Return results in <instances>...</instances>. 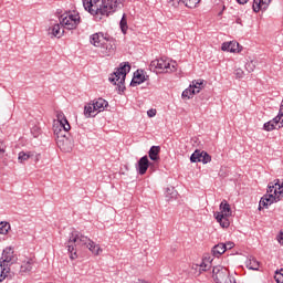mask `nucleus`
I'll return each instance as SVG.
<instances>
[{
    "mask_svg": "<svg viewBox=\"0 0 283 283\" xmlns=\"http://www.w3.org/2000/svg\"><path fill=\"white\" fill-rule=\"evenodd\" d=\"M61 27L62 25L59 23L54 24L49 29V33L55 36L56 39H61V36H63V32H65L64 30L61 31Z\"/></svg>",
    "mask_w": 283,
    "mask_h": 283,
    "instance_id": "nucleus-26",
    "label": "nucleus"
},
{
    "mask_svg": "<svg viewBox=\"0 0 283 283\" xmlns=\"http://www.w3.org/2000/svg\"><path fill=\"white\" fill-rule=\"evenodd\" d=\"M230 217L231 216L214 213V218H216L217 222H219L220 227H222L223 229H228V227L230 224V222H229Z\"/></svg>",
    "mask_w": 283,
    "mask_h": 283,
    "instance_id": "nucleus-17",
    "label": "nucleus"
},
{
    "mask_svg": "<svg viewBox=\"0 0 283 283\" xmlns=\"http://www.w3.org/2000/svg\"><path fill=\"white\" fill-rule=\"evenodd\" d=\"M96 114H98L95 109H94V104L88 103L84 106V116L85 118H94V116H96Z\"/></svg>",
    "mask_w": 283,
    "mask_h": 283,
    "instance_id": "nucleus-20",
    "label": "nucleus"
},
{
    "mask_svg": "<svg viewBox=\"0 0 283 283\" xmlns=\"http://www.w3.org/2000/svg\"><path fill=\"white\" fill-rule=\"evenodd\" d=\"M223 244L226 247V251L231 250V249H233V247H235V244L233 242H227V243H223Z\"/></svg>",
    "mask_w": 283,
    "mask_h": 283,
    "instance_id": "nucleus-41",
    "label": "nucleus"
},
{
    "mask_svg": "<svg viewBox=\"0 0 283 283\" xmlns=\"http://www.w3.org/2000/svg\"><path fill=\"white\" fill-rule=\"evenodd\" d=\"M234 74H235L237 78H242L244 76V71H242V69H237L234 71Z\"/></svg>",
    "mask_w": 283,
    "mask_h": 283,
    "instance_id": "nucleus-38",
    "label": "nucleus"
},
{
    "mask_svg": "<svg viewBox=\"0 0 283 283\" xmlns=\"http://www.w3.org/2000/svg\"><path fill=\"white\" fill-rule=\"evenodd\" d=\"M213 260L211 258L203 259L202 262L199 265H196L197 269H199V272L202 273V271H209L211 269Z\"/></svg>",
    "mask_w": 283,
    "mask_h": 283,
    "instance_id": "nucleus-25",
    "label": "nucleus"
},
{
    "mask_svg": "<svg viewBox=\"0 0 283 283\" xmlns=\"http://www.w3.org/2000/svg\"><path fill=\"white\" fill-rule=\"evenodd\" d=\"M245 266H247V269H250V271H259L260 270V262H258V260H255V258L250 256L245 261Z\"/></svg>",
    "mask_w": 283,
    "mask_h": 283,
    "instance_id": "nucleus-21",
    "label": "nucleus"
},
{
    "mask_svg": "<svg viewBox=\"0 0 283 283\" xmlns=\"http://www.w3.org/2000/svg\"><path fill=\"white\" fill-rule=\"evenodd\" d=\"M212 280L216 283H237L235 277L231 276L229 270L222 265L213 266Z\"/></svg>",
    "mask_w": 283,
    "mask_h": 283,
    "instance_id": "nucleus-6",
    "label": "nucleus"
},
{
    "mask_svg": "<svg viewBox=\"0 0 283 283\" xmlns=\"http://www.w3.org/2000/svg\"><path fill=\"white\" fill-rule=\"evenodd\" d=\"M32 271V261H27L20 266L21 273H30Z\"/></svg>",
    "mask_w": 283,
    "mask_h": 283,
    "instance_id": "nucleus-32",
    "label": "nucleus"
},
{
    "mask_svg": "<svg viewBox=\"0 0 283 283\" xmlns=\"http://www.w3.org/2000/svg\"><path fill=\"white\" fill-rule=\"evenodd\" d=\"M147 169H149V158L144 156L138 160L137 165V171L139 176H145V174H147Z\"/></svg>",
    "mask_w": 283,
    "mask_h": 283,
    "instance_id": "nucleus-12",
    "label": "nucleus"
},
{
    "mask_svg": "<svg viewBox=\"0 0 283 283\" xmlns=\"http://www.w3.org/2000/svg\"><path fill=\"white\" fill-rule=\"evenodd\" d=\"M195 94H198V91H196V88H192V86L190 85L182 92L181 96L182 98H193Z\"/></svg>",
    "mask_w": 283,
    "mask_h": 283,
    "instance_id": "nucleus-30",
    "label": "nucleus"
},
{
    "mask_svg": "<svg viewBox=\"0 0 283 283\" xmlns=\"http://www.w3.org/2000/svg\"><path fill=\"white\" fill-rule=\"evenodd\" d=\"M103 54L106 56H109V54H113L114 50H116V46H114V43L109 40L104 41V45L101 46Z\"/></svg>",
    "mask_w": 283,
    "mask_h": 283,
    "instance_id": "nucleus-19",
    "label": "nucleus"
},
{
    "mask_svg": "<svg viewBox=\"0 0 283 283\" xmlns=\"http://www.w3.org/2000/svg\"><path fill=\"white\" fill-rule=\"evenodd\" d=\"M179 3H182L186 8H197L200 0H179Z\"/></svg>",
    "mask_w": 283,
    "mask_h": 283,
    "instance_id": "nucleus-31",
    "label": "nucleus"
},
{
    "mask_svg": "<svg viewBox=\"0 0 283 283\" xmlns=\"http://www.w3.org/2000/svg\"><path fill=\"white\" fill-rule=\"evenodd\" d=\"M147 116L149 118H154V116H156V109L150 108L149 111H147Z\"/></svg>",
    "mask_w": 283,
    "mask_h": 283,
    "instance_id": "nucleus-40",
    "label": "nucleus"
},
{
    "mask_svg": "<svg viewBox=\"0 0 283 283\" xmlns=\"http://www.w3.org/2000/svg\"><path fill=\"white\" fill-rule=\"evenodd\" d=\"M136 283H147V282L144 280H138Z\"/></svg>",
    "mask_w": 283,
    "mask_h": 283,
    "instance_id": "nucleus-43",
    "label": "nucleus"
},
{
    "mask_svg": "<svg viewBox=\"0 0 283 283\" xmlns=\"http://www.w3.org/2000/svg\"><path fill=\"white\" fill-rule=\"evenodd\" d=\"M130 70L132 66L129 65V62H126L120 64V67L116 69L115 72L109 75V83L117 85L118 92H125V78Z\"/></svg>",
    "mask_w": 283,
    "mask_h": 283,
    "instance_id": "nucleus-4",
    "label": "nucleus"
},
{
    "mask_svg": "<svg viewBox=\"0 0 283 283\" xmlns=\"http://www.w3.org/2000/svg\"><path fill=\"white\" fill-rule=\"evenodd\" d=\"M221 50L223 52H242L240 49V43L237 41H231V42H224L221 46Z\"/></svg>",
    "mask_w": 283,
    "mask_h": 283,
    "instance_id": "nucleus-13",
    "label": "nucleus"
},
{
    "mask_svg": "<svg viewBox=\"0 0 283 283\" xmlns=\"http://www.w3.org/2000/svg\"><path fill=\"white\" fill-rule=\"evenodd\" d=\"M274 280L276 283H283V269L275 272Z\"/></svg>",
    "mask_w": 283,
    "mask_h": 283,
    "instance_id": "nucleus-35",
    "label": "nucleus"
},
{
    "mask_svg": "<svg viewBox=\"0 0 283 283\" xmlns=\"http://www.w3.org/2000/svg\"><path fill=\"white\" fill-rule=\"evenodd\" d=\"M31 134L33 135L34 138H39V134H41V128L36 126L31 128Z\"/></svg>",
    "mask_w": 283,
    "mask_h": 283,
    "instance_id": "nucleus-37",
    "label": "nucleus"
},
{
    "mask_svg": "<svg viewBox=\"0 0 283 283\" xmlns=\"http://www.w3.org/2000/svg\"><path fill=\"white\" fill-rule=\"evenodd\" d=\"M67 251L71 254V260H76V251L80 249H88L93 255H101L103 249L86 235L81 232L73 231L66 242Z\"/></svg>",
    "mask_w": 283,
    "mask_h": 283,
    "instance_id": "nucleus-2",
    "label": "nucleus"
},
{
    "mask_svg": "<svg viewBox=\"0 0 283 283\" xmlns=\"http://www.w3.org/2000/svg\"><path fill=\"white\" fill-rule=\"evenodd\" d=\"M6 277H12L10 268H4V265H2L0 261V282H3Z\"/></svg>",
    "mask_w": 283,
    "mask_h": 283,
    "instance_id": "nucleus-28",
    "label": "nucleus"
},
{
    "mask_svg": "<svg viewBox=\"0 0 283 283\" xmlns=\"http://www.w3.org/2000/svg\"><path fill=\"white\" fill-rule=\"evenodd\" d=\"M148 156L150 160H154V163H158V160H160V146L150 147Z\"/></svg>",
    "mask_w": 283,
    "mask_h": 283,
    "instance_id": "nucleus-18",
    "label": "nucleus"
},
{
    "mask_svg": "<svg viewBox=\"0 0 283 283\" xmlns=\"http://www.w3.org/2000/svg\"><path fill=\"white\" fill-rule=\"evenodd\" d=\"M240 6H244V3H249V0H237Z\"/></svg>",
    "mask_w": 283,
    "mask_h": 283,
    "instance_id": "nucleus-42",
    "label": "nucleus"
},
{
    "mask_svg": "<svg viewBox=\"0 0 283 283\" xmlns=\"http://www.w3.org/2000/svg\"><path fill=\"white\" fill-rule=\"evenodd\" d=\"M245 69L248 70V72H253V70H255V65L253 64V62H250L245 64Z\"/></svg>",
    "mask_w": 283,
    "mask_h": 283,
    "instance_id": "nucleus-39",
    "label": "nucleus"
},
{
    "mask_svg": "<svg viewBox=\"0 0 283 283\" xmlns=\"http://www.w3.org/2000/svg\"><path fill=\"white\" fill-rule=\"evenodd\" d=\"M142 83H145V75H143L139 71L134 73V77L130 82L132 87H136L137 85H140Z\"/></svg>",
    "mask_w": 283,
    "mask_h": 283,
    "instance_id": "nucleus-22",
    "label": "nucleus"
},
{
    "mask_svg": "<svg viewBox=\"0 0 283 283\" xmlns=\"http://www.w3.org/2000/svg\"><path fill=\"white\" fill-rule=\"evenodd\" d=\"M60 24L65 30H76L81 23V15L74 13H63L59 18Z\"/></svg>",
    "mask_w": 283,
    "mask_h": 283,
    "instance_id": "nucleus-7",
    "label": "nucleus"
},
{
    "mask_svg": "<svg viewBox=\"0 0 283 283\" xmlns=\"http://www.w3.org/2000/svg\"><path fill=\"white\" fill-rule=\"evenodd\" d=\"M8 231H10V223L6 221L0 222V240H6V235H8Z\"/></svg>",
    "mask_w": 283,
    "mask_h": 283,
    "instance_id": "nucleus-27",
    "label": "nucleus"
},
{
    "mask_svg": "<svg viewBox=\"0 0 283 283\" xmlns=\"http://www.w3.org/2000/svg\"><path fill=\"white\" fill-rule=\"evenodd\" d=\"M190 85L192 86V90L197 92V94H200V90L205 87V80H195Z\"/></svg>",
    "mask_w": 283,
    "mask_h": 283,
    "instance_id": "nucleus-29",
    "label": "nucleus"
},
{
    "mask_svg": "<svg viewBox=\"0 0 283 283\" xmlns=\"http://www.w3.org/2000/svg\"><path fill=\"white\" fill-rule=\"evenodd\" d=\"M190 161L203 163V165H207V163H211V156L205 150H195V153L190 156Z\"/></svg>",
    "mask_w": 283,
    "mask_h": 283,
    "instance_id": "nucleus-11",
    "label": "nucleus"
},
{
    "mask_svg": "<svg viewBox=\"0 0 283 283\" xmlns=\"http://www.w3.org/2000/svg\"><path fill=\"white\" fill-rule=\"evenodd\" d=\"M56 118L57 120L53 124L54 136H56V145L60 147V149H62V151H67V148L65 147V145L69 143L67 132L72 129V126H70V122H67V118L63 112H57Z\"/></svg>",
    "mask_w": 283,
    "mask_h": 283,
    "instance_id": "nucleus-3",
    "label": "nucleus"
},
{
    "mask_svg": "<svg viewBox=\"0 0 283 283\" xmlns=\"http://www.w3.org/2000/svg\"><path fill=\"white\" fill-rule=\"evenodd\" d=\"M283 127V99L281 102L280 111L276 117L263 125L265 132H273V129H282Z\"/></svg>",
    "mask_w": 283,
    "mask_h": 283,
    "instance_id": "nucleus-8",
    "label": "nucleus"
},
{
    "mask_svg": "<svg viewBox=\"0 0 283 283\" xmlns=\"http://www.w3.org/2000/svg\"><path fill=\"white\" fill-rule=\"evenodd\" d=\"M3 156H6V143L0 140V158H3Z\"/></svg>",
    "mask_w": 283,
    "mask_h": 283,
    "instance_id": "nucleus-36",
    "label": "nucleus"
},
{
    "mask_svg": "<svg viewBox=\"0 0 283 283\" xmlns=\"http://www.w3.org/2000/svg\"><path fill=\"white\" fill-rule=\"evenodd\" d=\"M84 9L95 17L96 21H103L123 8L120 0H82Z\"/></svg>",
    "mask_w": 283,
    "mask_h": 283,
    "instance_id": "nucleus-1",
    "label": "nucleus"
},
{
    "mask_svg": "<svg viewBox=\"0 0 283 283\" xmlns=\"http://www.w3.org/2000/svg\"><path fill=\"white\" fill-rule=\"evenodd\" d=\"M92 103H93V107L97 112V114L101 112H105V108L108 107V105H109V103L102 97L94 99Z\"/></svg>",
    "mask_w": 283,
    "mask_h": 283,
    "instance_id": "nucleus-14",
    "label": "nucleus"
},
{
    "mask_svg": "<svg viewBox=\"0 0 283 283\" xmlns=\"http://www.w3.org/2000/svg\"><path fill=\"white\" fill-rule=\"evenodd\" d=\"M226 251H227V247L224 245V243H219V244H217V245H214V247L212 248L211 253H212V255H213L214 258H220V255H222L223 253H226Z\"/></svg>",
    "mask_w": 283,
    "mask_h": 283,
    "instance_id": "nucleus-24",
    "label": "nucleus"
},
{
    "mask_svg": "<svg viewBox=\"0 0 283 283\" xmlns=\"http://www.w3.org/2000/svg\"><path fill=\"white\" fill-rule=\"evenodd\" d=\"M281 196L275 195L273 192H268V195H264L260 202H259V210H262L264 207L265 209H269V207H271V205H273V202H280L281 200Z\"/></svg>",
    "mask_w": 283,
    "mask_h": 283,
    "instance_id": "nucleus-9",
    "label": "nucleus"
},
{
    "mask_svg": "<svg viewBox=\"0 0 283 283\" xmlns=\"http://www.w3.org/2000/svg\"><path fill=\"white\" fill-rule=\"evenodd\" d=\"M271 1L273 0H254V3L252 6L253 11L258 12L260 10H266L269 6L271 4Z\"/></svg>",
    "mask_w": 283,
    "mask_h": 283,
    "instance_id": "nucleus-16",
    "label": "nucleus"
},
{
    "mask_svg": "<svg viewBox=\"0 0 283 283\" xmlns=\"http://www.w3.org/2000/svg\"><path fill=\"white\" fill-rule=\"evenodd\" d=\"M30 153L20 151L18 155L19 163H25L27 160H30Z\"/></svg>",
    "mask_w": 283,
    "mask_h": 283,
    "instance_id": "nucleus-33",
    "label": "nucleus"
},
{
    "mask_svg": "<svg viewBox=\"0 0 283 283\" xmlns=\"http://www.w3.org/2000/svg\"><path fill=\"white\" fill-rule=\"evenodd\" d=\"M0 262L2 266H4L6 269H10V266H12L14 262H17V256L14 255V251H12V249L10 248H7L6 250H3L2 261Z\"/></svg>",
    "mask_w": 283,
    "mask_h": 283,
    "instance_id": "nucleus-10",
    "label": "nucleus"
},
{
    "mask_svg": "<svg viewBox=\"0 0 283 283\" xmlns=\"http://www.w3.org/2000/svg\"><path fill=\"white\" fill-rule=\"evenodd\" d=\"M219 209H220V212H214V213H221L222 216H231L232 213L231 206L229 205V202H227V200L221 201Z\"/></svg>",
    "mask_w": 283,
    "mask_h": 283,
    "instance_id": "nucleus-23",
    "label": "nucleus"
},
{
    "mask_svg": "<svg viewBox=\"0 0 283 283\" xmlns=\"http://www.w3.org/2000/svg\"><path fill=\"white\" fill-rule=\"evenodd\" d=\"M149 67L151 72H176V62H171L167 57H160L151 61Z\"/></svg>",
    "mask_w": 283,
    "mask_h": 283,
    "instance_id": "nucleus-5",
    "label": "nucleus"
},
{
    "mask_svg": "<svg viewBox=\"0 0 283 283\" xmlns=\"http://www.w3.org/2000/svg\"><path fill=\"white\" fill-rule=\"evenodd\" d=\"M105 41H106V39L103 35V33H95V34L91 35V43L95 48H101L102 45H105Z\"/></svg>",
    "mask_w": 283,
    "mask_h": 283,
    "instance_id": "nucleus-15",
    "label": "nucleus"
},
{
    "mask_svg": "<svg viewBox=\"0 0 283 283\" xmlns=\"http://www.w3.org/2000/svg\"><path fill=\"white\" fill-rule=\"evenodd\" d=\"M119 25H120V30H122L123 34H126L127 33V19H125V15L122 18Z\"/></svg>",
    "mask_w": 283,
    "mask_h": 283,
    "instance_id": "nucleus-34",
    "label": "nucleus"
}]
</instances>
